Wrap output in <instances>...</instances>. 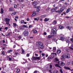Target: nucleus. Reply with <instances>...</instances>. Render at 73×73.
I'll list each match as a JSON object with an SVG mask.
<instances>
[{
    "mask_svg": "<svg viewBox=\"0 0 73 73\" xmlns=\"http://www.w3.org/2000/svg\"><path fill=\"white\" fill-rule=\"evenodd\" d=\"M59 40H62V41H64V38L63 37H60L59 38Z\"/></svg>",
    "mask_w": 73,
    "mask_h": 73,
    "instance_id": "14",
    "label": "nucleus"
},
{
    "mask_svg": "<svg viewBox=\"0 0 73 73\" xmlns=\"http://www.w3.org/2000/svg\"><path fill=\"white\" fill-rule=\"evenodd\" d=\"M47 33L46 32H44L43 33V34H44V35H46V34Z\"/></svg>",
    "mask_w": 73,
    "mask_h": 73,
    "instance_id": "54",
    "label": "nucleus"
},
{
    "mask_svg": "<svg viewBox=\"0 0 73 73\" xmlns=\"http://www.w3.org/2000/svg\"><path fill=\"white\" fill-rule=\"evenodd\" d=\"M9 61H11V60H12V58H11L9 57Z\"/></svg>",
    "mask_w": 73,
    "mask_h": 73,
    "instance_id": "47",
    "label": "nucleus"
},
{
    "mask_svg": "<svg viewBox=\"0 0 73 73\" xmlns=\"http://www.w3.org/2000/svg\"><path fill=\"white\" fill-rule=\"evenodd\" d=\"M14 7L15 8H17V5H14Z\"/></svg>",
    "mask_w": 73,
    "mask_h": 73,
    "instance_id": "43",
    "label": "nucleus"
},
{
    "mask_svg": "<svg viewBox=\"0 0 73 73\" xmlns=\"http://www.w3.org/2000/svg\"><path fill=\"white\" fill-rule=\"evenodd\" d=\"M49 18H45L44 19V21H49Z\"/></svg>",
    "mask_w": 73,
    "mask_h": 73,
    "instance_id": "11",
    "label": "nucleus"
},
{
    "mask_svg": "<svg viewBox=\"0 0 73 73\" xmlns=\"http://www.w3.org/2000/svg\"><path fill=\"white\" fill-rule=\"evenodd\" d=\"M19 3H23L24 1V0H18Z\"/></svg>",
    "mask_w": 73,
    "mask_h": 73,
    "instance_id": "27",
    "label": "nucleus"
},
{
    "mask_svg": "<svg viewBox=\"0 0 73 73\" xmlns=\"http://www.w3.org/2000/svg\"><path fill=\"white\" fill-rule=\"evenodd\" d=\"M50 68L51 69H52V65H50Z\"/></svg>",
    "mask_w": 73,
    "mask_h": 73,
    "instance_id": "46",
    "label": "nucleus"
},
{
    "mask_svg": "<svg viewBox=\"0 0 73 73\" xmlns=\"http://www.w3.org/2000/svg\"><path fill=\"white\" fill-rule=\"evenodd\" d=\"M70 49L71 50H73V44L71 46L69 47Z\"/></svg>",
    "mask_w": 73,
    "mask_h": 73,
    "instance_id": "19",
    "label": "nucleus"
},
{
    "mask_svg": "<svg viewBox=\"0 0 73 73\" xmlns=\"http://www.w3.org/2000/svg\"><path fill=\"white\" fill-rule=\"evenodd\" d=\"M61 59L62 61H64L65 60V58H64V55H62V56L61 57Z\"/></svg>",
    "mask_w": 73,
    "mask_h": 73,
    "instance_id": "9",
    "label": "nucleus"
},
{
    "mask_svg": "<svg viewBox=\"0 0 73 73\" xmlns=\"http://www.w3.org/2000/svg\"><path fill=\"white\" fill-rule=\"evenodd\" d=\"M58 64L61 66H64L65 65L64 63L62 62H58Z\"/></svg>",
    "mask_w": 73,
    "mask_h": 73,
    "instance_id": "8",
    "label": "nucleus"
},
{
    "mask_svg": "<svg viewBox=\"0 0 73 73\" xmlns=\"http://www.w3.org/2000/svg\"><path fill=\"white\" fill-rule=\"evenodd\" d=\"M16 14V12H13L12 13V14L13 15H15Z\"/></svg>",
    "mask_w": 73,
    "mask_h": 73,
    "instance_id": "35",
    "label": "nucleus"
},
{
    "mask_svg": "<svg viewBox=\"0 0 73 73\" xmlns=\"http://www.w3.org/2000/svg\"><path fill=\"white\" fill-rule=\"evenodd\" d=\"M70 55L68 53H66L64 54V56L66 58H70Z\"/></svg>",
    "mask_w": 73,
    "mask_h": 73,
    "instance_id": "5",
    "label": "nucleus"
},
{
    "mask_svg": "<svg viewBox=\"0 0 73 73\" xmlns=\"http://www.w3.org/2000/svg\"><path fill=\"white\" fill-rule=\"evenodd\" d=\"M51 34H53L54 35H55L57 33L56 29L55 28L52 29H51Z\"/></svg>",
    "mask_w": 73,
    "mask_h": 73,
    "instance_id": "2",
    "label": "nucleus"
},
{
    "mask_svg": "<svg viewBox=\"0 0 73 73\" xmlns=\"http://www.w3.org/2000/svg\"><path fill=\"white\" fill-rule=\"evenodd\" d=\"M64 68L66 69H68V70H70V69L68 67H64Z\"/></svg>",
    "mask_w": 73,
    "mask_h": 73,
    "instance_id": "28",
    "label": "nucleus"
},
{
    "mask_svg": "<svg viewBox=\"0 0 73 73\" xmlns=\"http://www.w3.org/2000/svg\"><path fill=\"white\" fill-rule=\"evenodd\" d=\"M21 21V24H24V20H22Z\"/></svg>",
    "mask_w": 73,
    "mask_h": 73,
    "instance_id": "31",
    "label": "nucleus"
},
{
    "mask_svg": "<svg viewBox=\"0 0 73 73\" xmlns=\"http://www.w3.org/2000/svg\"><path fill=\"white\" fill-rule=\"evenodd\" d=\"M34 20H37V21H38V19H37L35 18L34 19Z\"/></svg>",
    "mask_w": 73,
    "mask_h": 73,
    "instance_id": "50",
    "label": "nucleus"
},
{
    "mask_svg": "<svg viewBox=\"0 0 73 73\" xmlns=\"http://www.w3.org/2000/svg\"><path fill=\"white\" fill-rule=\"evenodd\" d=\"M35 55L36 56H38V54H35Z\"/></svg>",
    "mask_w": 73,
    "mask_h": 73,
    "instance_id": "64",
    "label": "nucleus"
},
{
    "mask_svg": "<svg viewBox=\"0 0 73 73\" xmlns=\"http://www.w3.org/2000/svg\"><path fill=\"white\" fill-rule=\"evenodd\" d=\"M12 51V50H10L7 51V53H10L11 51Z\"/></svg>",
    "mask_w": 73,
    "mask_h": 73,
    "instance_id": "41",
    "label": "nucleus"
},
{
    "mask_svg": "<svg viewBox=\"0 0 73 73\" xmlns=\"http://www.w3.org/2000/svg\"><path fill=\"white\" fill-rule=\"evenodd\" d=\"M36 11H38V12H39V11H40V9L39 8H37L36 9Z\"/></svg>",
    "mask_w": 73,
    "mask_h": 73,
    "instance_id": "45",
    "label": "nucleus"
},
{
    "mask_svg": "<svg viewBox=\"0 0 73 73\" xmlns=\"http://www.w3.org/2000/svg\"><path fill=\"white\" fill-rule=\"evenodd\" d=\"M13 25H14V26H15V27H16V25H17V24H16L15 23H13Z\"/></svg>",
    "mask_w": 73,
    "mask_h": 73,
    "instance_id": "38",
    "label": "nucleus"
},
{
    "mask_svg": "<svg viewBox=\"0 0 73 73\" xmlns=\"http://www.w3.org/2000/svg\"><path fill=\"white\" fill-rule=\"evenodd\" d=\"M24 35L25 36H27L28 35V31H25L23 33Z\"/></svg>",
    "mask_w": 73,
    "mask_h": 73,
    "instance_id": "6",
    "label": "nucleus"
},
{
    "mask_svg": "<svg viewBox=\"0 0 73 73\" xmlns=\"http://www.w3.org/2000/svg\"><path fill=\"white\" fill-rule=\"evenodd\" d=\"M34 7L35 8H38V7H37V6H35Z\"/></svg>",
    "mask_w": 73,
    "mask_h": 73,
    "instance_id": "62",
    "label": "nucleus"
},
{
    "mask_svg": "<svg viewBox=\"0 0 73 73\" xmlns=\"http://www.w3.org/2000/svg\"><path fill=\"white\" fill-rule=\"evenodd\" d=\"M36 43L39 48H41L42 49H44V46L42 42H38Z\"/></svg>",
    "mask_w": 73,
    "mask_h": 73,
    "instance_id": "1",
    "label": "nucleus"
},
{
    "mask_svg": "<svg viewBox=\"0 0 73 73\" xmlns=\"http://www.w3.org/2000/svg\"><path fill=\"white\" fill-rule=\"evenodd\" d=\"M61 53V50H58L57 52V53L58 54H59V53Z\"/></svg>",
    "mask_w": 73,
    "mask_h": 73,
    "instance_id": "20",
    "label": "nucleus"
},
{
    "mask_svg": "<svg viewBox=\"0 0 73 73\" xmlns=\"http://www.w3.org/2000/svg\"><path fill=\"white\" fill-rule=\"evenodd\" d=\"M55 61H59L58 59L57 58H55Z\"/></svg>",
    "mask_w": 73,
    "mask_h": 73,
    "instance_id": "34",
    "label": "nucleus"
},
{
    "mask_svg": "<svg viewBox=\"0 0 73 73\" xmlns=\"http://www.w3.org/2000/svg\"><path fill=\"white\" fill-rule=\"evenodd\" d=\"M11 35V33H9L8 34L6 35V37L8 36H9V35Z\"/></svg>",
    "mask_w": 73,
    "mask_h": 73,
    "instance_id": "36",
    "label": "nucleus"
},
{
    "mask_svg": "<svg viewBox=\"0 0 73 73\" xmlns=\"http://www.w3.org/2000/svg\"><path fill=\"white\" fill-rule=\"evenodd\" d=\"M46 16L45 15H43L41 16V17H42V18H44V17H45Z\"/></svg>",
    "mask_w": 73,
    "mask_h": 73,
    "instance_id": "30",
    "label": "nucleus"
},
{
    "mask_svg": "<svg viewBox=\"0 0 73 73\" xmlns=\"http://www.w3.org/2000/svg\"><path fill=\"white\" fill-rule=\"evenodd\" d=\"M51 54H55V55H56V56H57V54L55 53H51Z\"/></svg>",
    "mask_w": 73,
    "mask_h": 73,
    "instance_id": "42",
    "label": "nucleus"
},
{
    "mask_svg": "<svg viewBox=\"0 0 73 73\" xmlns=\"http://www.w3.org/2000/svg\"><path fill=\"white\" fill-rule=\"evenodd\" d=\"M67 64L68 65H70V62H68Z\"/></svg>",
    "mask_w": 73,
    "mask_h": 73,
    "instance_id": "40",
    "label": "nucleus"
},
{
    "mask_svg": "<svg viewBox=\"0 0 73 73\" xmlns=\"http://www.w3.org/2000/svg\"><path fill=\"white\" fill-rule=\"evenodd\" d=\"M54 57V55H53L52 56V55H51L49 56L48 58H47V61H50V60L53 58Z\"/></svg>",
    "mask_w": 73,
    "mask_h": 73,
    "instance_id": "4",
    "label": "nucleus"
},
{
    "mask_svg": "<svg viewBox=\"0 0 73 73\" xmlns=\"http://www.w3.org/2000/svg\"><path fill=\"white\" fill-rule=\"evenodd\" d=\"M60 10L62 11V12L63 11H64V9H63L62 8L60 9Z\"/></svg>",
    "mask_w": 73,
    "mask_h": 73,
    "instance_id": "59",
    "label": "nucleus"
},
{
    "mask_svg": "<svg viewBox=\"0 0 73 73\" xmlns=\"http://www.w3.org/2000/svg\"><path fill=\"white\" fill-rule=\"evenodd\" d=\"M0 13L1 14L4 13V10H3V9L2 8L1 9V11Z\"/></svg>",
    "mask_w": 73,
    "mask_h": 73,
    "instance_id": "12",
    "label": "nucleus"
},
{
    "mask_svg": "<svg viewBox=\"0 0 73 73\" xmlns=\"http://www.w3.org/2000/svg\"><path fill=\"white\" fill-rule=\"evenodd\" d=\"M55 66L56 67H58V68H61V67L59 65L57 64H55Z\"/></svg>",
    "mask_w": 73,
    "mask_h": 73,
    "instance_id": "23",
    "label": "nucleus"
},
{
    "mask_svg": "<svg viewBox=\"0 0 73 73\" xmlns=\"http://www.w3.org/2000/svg\"><path fill=\"white\" fill-rule=\"evenodd\" d=\"M33 32L34 34H35V33H37V31L35 30H33Z\"/></svg>",
    "mask_w": 73,
    "mask_h": 73,
    "instance_id": "18",
    "label": "nucleus"
},
{
    "mask_svg": "<svg viewBox=\"0 0 73 73\" xmlns=\"http://www.w3.org/2000/svg\"><path fill=\"white\" fill-rule=\"evenodd\" d=\"M56 11L55 10V9H54V8H52L51 9V12H54Z\"/></svg>",
    "mask_w": 73,
    "mask_h": 73,
    "instance_id": "15",
    "label": "nucleus"
},
{
    "mask_svg": "<svg viewBox=\"0 0 73 73\" xmlns=\"http://www.w3.org/2000/svg\"><path fill=\"white\" fill-rule=\"evenodd\" d=\"M52 37V36L51 35H48L47 37L48 39H49V38H50Z\"/></svg>",
    "mask_w": 73,
    "mask_h": 73,
    "instance_id": "29",
    "label": "nucleus"
},
{
    "mask_svg": "<svg viewBox=\"0 0 73 73\" xmlns=\"http://www.w3.org/2000/svg\"><path fill=\"white\" fill-rule=\"evenodd\" d=\"M22 53H24L25 51L23 49H22Z\"/></svg>",
    "mask_w": 73,
    "mask_h": 73,
    "instance_id": "39",
    "label": "nucleus"
},
{
    "mask_svg": "<svg viewBox=\"0 0 73 73\" xmlns=\"http://www.w3.org/2000/svg\"><path fill=\"white\" fill-rule=\"evenodd\" d=\"M54 9L55 11H56V9H57V7H56Z\"/></svg>",
    "mask_w": 73,
    "mask_h": 73,
    "instance_id": "56",
    "label": "nucleus"
},
{
    "mask_svg": "<svg viewBox=\"0 0 73 73\" xmlns=\"http://www.w3.org/2000/svg\"><path fill=\"white\" fill-rule=\"evenodd\" d=\"M58 72L57 70H55L53 71V73H58Z\"/></svg>",
    "mask_w": 73,
    "mask_h": 73,
    "instance_id": "26",
    "label": "nucleus"
},
{
    "mask_svg": "<svg viewBox=\"0 0 73 73\" xmlns=\"http://www.w3.org/2000/svg\"><path fill=\"white\" fill-rule=\"evenodd\" d=\"M71 41H72V42H73V38L71 39Z\"/></svg>",
    "mask_w": 73,
    "mask_h": 73,
    "instance_id": "49",
    "label": "nucleus"
},
{
    "mask_svg": "<svg viewBox=\"0 0 73 73\" xmlns=\"http://www.w3.org/2000/svg\"><path fill=\"white\" fill-rule=\"evenodd\" d=\"M68 28L69 30H70L71 29V27H68Z\"/></svg>",
    "mask_w": 73,
    "mask_h": 73,
    "instance_id": "44",
    "label": "nucleus"
},
{
    "mask_svg": "<svg viewBox=\"0 0 73 73\" xmlns=\"http://www.w3.org/2000/svg\"><path fill=\"white\" fill-rule=\"evenodd\" d=\"M3 42V43H5V41L4 40H2Z\"/></svg>",
    "mask_w": 73,
    "mask_h": 73,
    "instance_id": "61",
    "label": "nucleus"
},
{
    "mask_svg": "<svg viewBox=\"0 0 73 73\" xmlns=\"http://www.w3.org/2000/svg\"><path fill=\"white\" fill-rule=\"evenodd\" d=\"M29 18H28L27 19V21H29V20H30V19H29Z\"/></svg>",
    "mask_w": 73,
    "mask_h": 73,
    "instance_id": "58",
    "label": "nucleus"
},
{
    "mask_svg": "<svg viewBox=\"0 0 73 73\" xmlns=\"http://www.w3.org/2000/svg\"><path fill=\"white\" fill-rule=\"evenodd\" d=\"M56 47H53V50H52L53 52H56Z\"/></svg>",
    "mask_w": 73,
    "mask_h": 73,
    "instance_id": "21",
    "label": "nucleus"
},
{
    "mask_svg": "<svg viewBox=\"0 0 73 73\" xmlns=\"http://www.w3.org/2000/svg\"><path fill=\"white\" fill-rule=\"evenodd\" d=\"M35 15H36V13L35 12H34L33 14H32L31 16L33 17V16H35Z\"/></svg>",
    "mask_w": 73,
    "mask_h": 73,
    "instance_id": "17",
    "label": "nucleus"
},
{
    "mask_svg": "<svg viewBox=\"0 0 73 73\" xmlns=\"http://www.w3.org/2000/svg\"><path fill=\"white\" fill-rule=\"evenodd\" d=\"M20 71V70L19 69H17L16 72L17 73H19Z\"/></svg>",
    "mask_w": 73,
    "mask_h": 73,
    "instance_id": "25",
    "label": "nucleus"
},
{
    "mask_svg": "<svg viewBox=\"0 0 73 73\" xmlns=\"http://www.w3.org/2000/svg\"><path fill=\"white\" fill-rule=\"evenodd\" d=\"M9 11H11V12H13L14 11V9L13 8H9Z\"/></svg>",
    "mask_w": 73,
    "mask_h": 73,
    "instance_id": "13",
    "label": "nucleus"
},
{
    "mask_svg": "<svg viewBox=\"0 0 73 73\" xmlns=\"http://www.w3.org/2000/svg\"><path fill=\"white\" fill-rule=\"evenodd\" d=\"M15 55H17V54H18V53L16 52L15 53Z\"/></svg>",
    "mask_w": 73,
    "mask_h": 73,
    "instance_id": "57",
    "label": "nucleus"
},
{
    "mask_svg": "<svg viewBox=\"0 0 73 73\" xmlns=\"http://www.w3.org/2000/svg\"><path fill=\"white\" fill-rule=\"evenodd\" d=\"M10 21V19H8L7 18H6L5 19V21L6 23H7L8 25H9V23Z\"/></svg>",
    "mask_w": 73,
    "mask_h": 73,
    "instance_id": "7",
    "label": "nucleus"
},
{
    "mask_svg": "<svg viewBox=\"0 0 73 73\" xmlns=\"http://www.w3.org/2000/svg\"><path fill=\"white\" fill-rule=\"evenodd\" d=\"M27 57H29V54H27Z\"/></svg>",
    "mask_w": 73,
    "mask_h": 73,
    "instance_id": "55",
    "label": "nucleus"
},
{
    "mask_svg": "<svg viewBox=\"0 0 73 73\" xmlns=\"http://www.w3.org/2000/svg\"><path fill=\"white\" fill-rule=\"evenodd\" d=\"M18 38H19V39L21 38V36H19L18 37Z\"/></svg>",
    "mask_w": 73,
    "mask_h": 73,
    "instance_id": "60",
    "label": "nucleus"
},
{
    "mask_svg": "<svg viewBox=\"0 0 73 73\" xmlns=\"http://www.w3.org/2000/svg\"><path fill=\"white\" fill-rule=\"evenodd\" d=\"M62 12V11H61V10H60L59 11V13H61Z\"/></svg>",
    "mask_w": 73,
    "mask_h": 73,
    "instance_id": "53",
    "label": "nucleus"
},
{
    "mask_svg": "<svg viewBox=\"0 0 73 73\" xmlns=\"http://www.w3.org/2000/svg\"><path fill=\"white\" fill-rule=\"evenodd\" d=\"M8 29V27H7L5 28V29L6 30Z\"/></svg>",
    "mask_w": 73,
    "mask_h": 73,
    "instance_id": "52",
    "label": "nucleus"
},
{
    "mask_svg": "<svg viewBox=\"0 0 73 73\" xmlns=\"http://www.w3.org/2000/svg\"><path fill=\"white\" fill-rule=\"evenodd\" d=\"M15 47H16V45H14L13 47V48H15Z\"/></svg>",
    "mask_w": 73,
    "mask_h": 73,
    "instance_id": "63",
    "label": "nucleus"
},
{
    "mask_svg": "<svg viewBox=\"0 0 73 73\" xmlns=\"http://www.w3.org/2000/svg\"><path fill=\"white\" fill-rule=\"evenodd\" d=\"M57 23V22L56 21H54L52 22L53 24H54V25L56 24Z\"/></svg>",
    "mask_w": 73,
    "mask_h": 73,
    "instance_id": "24",
    "label": "nucleus"
},
{
    "mask_svg": "<svg viewBox=\"0 0 73 73\" xmlns=\"http://www.w3.org/2000/svg\"><path fill=\"white\" fill-rule=\"evenodd\" d=\"M59 28L60 29H63L64 28V26L62 25H60L59 26Z\"/></svg>",
    "mask_w": 73,
    "mask_h": 73,
    "instance_id": "22",
    "label": "nucleus"
},
{
    "mask_svg": "<svg viewBox=\"0 0 73 73\" xmlns=\"http://www.w3.org/2000/svg\"><path fill=\"white\" fill-rule=\"evenodd\" d=\"M23 27H25V28H28V27L27 26H26L25 25H23Z\"/></svg>",
    "mask_w": 73,
    "mask_h": 73,
    "instance_id": "33",
    "label": "nucleus"
},
{
    "mask_svg": "<svg viewBox=\"0 0 73 73\" xmlns=\"http://www.w3.org/2000/svg\"><path fill=\"white\" fill-rule=\"evenodd\" d=\"M60 73H63V71H62V69H61L60 70Z\"/></svg>",
    "mask_w": 73,
    "mask_h": 73,
    "instance_id": "37",
    "label": "nucleus"
},
{
    "mask_svg": "<svg viewBox=\"0 0 73 73\" xmlns=\"http://www.w3.org/2000/svg\"><path fill=\"white\" fill-rule=\"evenodd\" d=\"M69 11H70V8H68L67 9L66 13H68Z\"/></svg>",
    "mask_w": 73,
    "mask_h": 73,
    "instance_id": "16",
    "label": "nucleus"
},
{
    "mask_svg": "<svg viewBox=\"0 0 73 73\" xmlns=\"http://www.w3.org/2000/svg\"><path fill=\"white\" fill-rule=\"evenodd\" d=\"M42 55L43 57H44V56H45V54H44V53H42Z\"/></svg>",
    "mask_w": 73,
    "mask_h": 73,
    "instance_id": "51",
    "label": "nucleus"
},
{
    "mask_svg": "<svg viewBox=\"0 0 73 73\" xmlns=\"http://www.w3.org/2000/svg\"><path fill=\"white\" fill-rule=\"evenodd\" d=\"M33 5H37V2L35 1L34 2H33Z\"/></svg>",
    "mask_w": 73,
    "mask_h": 73,
    "instance_id": "10",
    "label": "nucleus"
},
{
    "mask_svg": "<svg viewBox=\"0 0 73 73\" xmlns=\"http://www.w3.org/2000/svg\"><path fill=\"white\" fill-rule=\"evenodd\" d=\"M32 60H40V57H35V56H33L32 58Z\"/></svg>",
    "mask_w": 73,
    "mask_h": 73,
    "instance_id": "3",
    "label": "nucleus"
},
{
    "mask_svg": "<svg viewBox=\"0 0 73 73\" xmlns=\"http://www.w3.org/2000/svg\"><path fill=\"white\" fill-rule=\"evenodd\" d=\"M53 41L54 42H55V41H56V38H54L52 39Z\"/></svg>",
    "mask_w": 73,
    "mask_h": 73,
    "instance_id": "32",
    "label": "nucleus"
},
{
    "mask_svg": "<svg viewBox=\"0 0 73 73\" xmlns=\"http://www.w3.org/2000/svg\"><path fill=\"white\" fill-rule=\"evenodd\" d=\"M49 9H50V8L49 7L48 8H47L46 10V11H49Z\"/></svg>",
    "mask_w": 73,
    "mask_h": 73,
    "instance_id": "48",
    "label": "nucleus"
}]
</instances>
